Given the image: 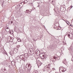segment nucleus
Listing matches in <instances>:
<instances>
[{
	"instance_id": "nucleus-1",
	"label": "nucleus",
	"mask_w": 73,
	"mask_h": 73,
	"mask_svg": "<svg viewBox=\"0 0 73 73\" xmlns=\"http://www.w3.org/2000/svg\"><path fill=\"white\" fill-rule=\"evenodd\" d=\"M50 64H48V65L46 66L43 70V71H47L48 70V68H50Z\"/></svg>"
},
{
	"instance_id": "nucleus-2",
	"label": "nucleus",
	"mask_w": 73,
	"mask_h": 73,
	"mask_svg": "<svg viewBox=\"0 0 73 73\" xmlns=\"http://www.w3.org/2000/svg\"><path fill=\"white\" fill-rule=\"evenodd\" d=\"M6 31L7 32H9L10 34L11 35L12 34V33H11V31H10V29L8 28V27H7L6 29Z\"/></svg>"
},
{
	"instance_id": "nucleus-3",
	"label": "nucleus",
	"mask_w": 73,
	"mask_h": 73,
	"mask_svg": "<svg viewBox=\"0 0 73 73\" xmlns=\"http://www.w3.org/2000/svg\"><path fill=\"white\" fill-rule=\"evenodd\" d=\"M68 37L70 38H72V36H73V34L70 33L68 35Z\"/></svg>"
},
{
	"instance_id": "nucleus-4",
	"label": "nucleus",
	"mask_w": 73,
	"mask_h": 73,
	"mask_svg": "<svg viewBox=\"0 0 73 73\" xmlns=\"http://www.w3.org/2000/svg\"><path fill=\"white\" fill-rule=\"evenodd\" d=\"M29 52H30L31 54H33V50L32 48H31L29 51Z\"/></svg>"
},
{
	"instance_id": "nucleus-5",
	"label": "nucleus",
	"mask_w": 73,
	"mask_h": 73,
	"mask_svg": "<svg viewBox=\"0 0 73 73\" xmlns=\"http://www.w3.org/2000/svg\"><path fill=\"white\" fill-rule=\"evenodd\" d=\"M42 57H43L41 58L42 59H45V56H44V55H42Z\"/></svg>"
},
{
	"instance_id": "nucleus-6",
	"label": "nucleus",
	"mask_w": 73,
	"mask_h": 73,
	"mask_svg": "<svg viewBox=\"0 0 73 73\" xmlns=\"http://www.w3.org/2000/svg\"><path fill=\"white\" fill-rule=\"evenodd\" d=\"M13 23V21H10L9 23V24H12Z\"/></svg>"
},
{
	"instance_id": "nucleus-7",
	"label": "nucleus",
	"mask_w": 73,
	"mask_h": 73,
	"mask_svg": "<svg viewBox=\"0 0 73 73\" xmlns=\"http://www.w3.org/2000/svg\"><path fill=\"white\" fill-rule=\"evenodd\" d=\"M11 64H12V65H13L15 64V62H14V61H12L11 62Z\"/></svg>"
},
{
	"instance_id": "nucleus-8",
	"label": "nucleus",
	"mask_w": 73,
	"mask_h": 73,
	"mask_svg": "<svg viewBox=\"0 0 73 73\" xmlns=\"http://www.w3.org/2000/svg\"><path fill=\"white\" fill-rule=\"evenodd\" d=\"M10 54L11 56H13V54H12V52H10Z\"/></svg>"
},
{
	"instance_id": "nucleus-9",
	"label": "nucleus",
	"mask_w": 73,
	"mask_h": 73,
	"mask_svg": "<svg viewBox=\"0 0 73 73\" xmlns=\"http://www.w3.org/2000/svg\"><path fill=\"white\" fill-rule=\"evenodd\" d=\"M41 64L40 63H39V64H38V67H39V66H40V65L41 66Z\"/></svg>"
},
{
	"instance_id": "nucleus-10",
	"label": "nucleus",
	"mask_w": 73,
	"mask_h": 73,
	"mask_svg": "<svg viewBox=\"0 0 73 73\" xmlns=\"http://www.w3.org/2000/svg\"><path fill=\"white\" fill-rule=\"evenodd\" d=\"M64 70V69H63V68H60L59 69V70Z\"/></svg>"
},
{
	"instance_id": "nucleus-11",
	"label": "nucleus",
	"mask_w": 73,
	"mask_h": 73,
	"mask_svg": "<svg viewBox=\"0 0 73 73\" xmlns=\"http://www.w3.org/2000/svg\"><path fill=\"white\" fill-rule=\"evenodd\" d=\"M28 2V1L27 0H25L24 1V2L25 3H27Z\"/></svg>"
},
{
	"instance_id": "nucleus-12",
	"label": "nucleus",
	"mask_w": 73,
	"mask_h": 73,
	"mask_svg": "<svg viewBox=\"0 0 73 73\" xmlns=\"http://www.w3.org/2000/svg\"><path fill=\"white\" fill-rule=\"evenodd\" d=\"M60 11H61L62 12V11H63V9H62L61 8H60Z\"/></svg>"
},
{
	"instance_id": "nucleus-13",
	"label": "nucleus",
	"mask_w": 73,
	"mask_h": 73,
	"mask_svg": "<svg viewBox=\"0 0 73 73\" xmlns=\"http://www.w3.org/2000/svg\"><path fill=\"white\" fill-rule=\"evenodd\" d=\"M27 54H25V56L26 57H27L28 56V55H27L26 56V55H27Z\"/></svg>"
},
{
	"instance_id": "nucleus-14",
	"label": "nucleus",
	"mask_w": 73,
	"mask_h": 73,
	"mask_svg": "<svg viewBox=\"0 0 73 73\" xmlns=\"http://www.w3.org/2000/svg\"><path fill=\"white\" fill-rule=\"evenodd\" d=\"M40 57L42 58V54H40Z\"/></svg>"
},
{
	"instance_id": "nucleus-15",
	"label": "nucleus",
	"mask_w": 73,
	"mask_h": 73,
	"mask_svg": "<svg viewBox=\"0 0 73 73\" xmlns=\"http://www.w3.org/2000/svg\"><path fill=\"white\" fill-rule=\"evenodd\" d=\"M71 39H72V40H73V34H72V36L71 38Z\"/></svg>"
},
{
	"instance_id": "nucleus-16",
	"label": "nucleus",
	"mask_w": 73,
	"mask_h": 73,
	"mask_svg": "<svg viewBox=\"0 0 73 73\" xmlns=\"http://www.w3.org/2000/svg\"><path fill=\"white\" fill-rule=\"evenodd\" d=\"M26 11H27L28 12H31V11H30L29 10H26Z\"/></svg>"
},
{
	"instance_id": "nucleus-17",
	"label": "nucleus",
	"mask_w": 73,
	"mask_h": 73,
	"mask_svg": "<svg viewBox=\"0 0 73 73\" xmlns=\"http://www.w3.org/2000/svg\"><path fill=\"white\" fill-rule=\"evenodd\" d=\"M52 70H53V71L54 70H55V68H52Z\"/></svg>"
},
{
	"instance_id": "nucleus-18",
	"label": "nucleus",
	"mask_w": 73,
	"mask_h": 73,
	"mask_svg": "<svg viewBox=\"0 0 73 73\" xmlns=\"http://www.w3.org/2000/svg\"><path fill=\"white\" fill-rule=\"evenodd\" d=\"M71 46H72V47H73V42H72V44L71 45Z\"/></svg>"
},
{
	"instance_id": "nucleus-19",
	"label": "nucleus",
	"mask_w": 73,
	"mask_h": 73,
	"mask_svg": "<svg viewBox=\"0 0 73 73\" xmlns=\"http://www.w3.org/2000/svg\"><path fill=\"white\" fill-rule=\"evenodd\" d=\"M20 46V45H17V47L18 48H19Z\"/></svg>"
},
{
	"instance_id": "nucleus-20",
	"label": "nucleus",
	"mask_w": 73,
	"mask_h": 73,
	"mask_svg": "<svg viewBox=\"0 0 73 73\" xmlns=\"http://www.w3.org/2000/svg\"><path fill=\"white\" fill-rule=\"evenodd\" d=\"M54 59H55V60H56V58H57V57H55L54 58Z\"/></svg>"
},
{
	"instance_id": "nucleus-21",
	"label": "nucleus",
	"mask_w": 73,
	"mask_h": 73,
	"mask_svg": "<svg viewBox=\"0 0 73 73\" xmlns=\"http://www.w3.org/2000/svg\"><path fill=\"white\" fill-rule=\"evenodd\" d=\"M37 52H38V50H36V53H37Z\"/></svg>"
},
{
	"instance_id": "nucleus-22",
	"label": "nucleus",
	"mask_w": 73,
	"mask_h": 73,
	"mask_svg": "<svg viewBox=\"0 0 73 73\" xmlns=\"http://www.w3.org/2000/svg\"><path fill=\"white\" fill-rule=\"evenodd\" d=\"M17 39L18 40H20V38H17Z\"/></svg>"
},
{
	"instance_id": "nucleus-23",
	"label": "nucleus",
	"mask_w": 73,
	"mask_h": 73,
	"mask_svg": "<svg viewBox=\"0 0 73 73\" xmlns=\"http://www.w3.org/2000/svg\"><path fill=\"white\" fill-rule=\"evenodd\" d=\"M2 71H4V69H2Z\"/></svg>"
},
{
	"instance_id": "nucleus-24",
	"label": "nucleus",
	"mask_w": 73,
	"mask_h": 73,
	"mask_svg": "<svg viewBox=\"0 0 73 73\" xmlns=\"http://www.w3.org/2000/svg\"><path fill=\"white\" fill-rule=\"evenodd\" d=\"M25 58V56H24V57H23V58H23V59H24V58Z\"/></svg>"
},
{
	"instance_id": "nucleus-25",
	"label": "nucleus",
	"mask_w": 73,
	"mask_h": 73,
	"mask_svg": "<svg viewBox=\"0 0 73 73\" xmlns=\"http://www.w3.org/2000/svg\"><path fill=\"white\" fill-rule=\"evenodd\" d=\"M28 66H29V68L30 67V65H28Z\"/></svg>"
},
{
	"instance_id": "nucleus-26",
	"label": "nucleus",
	"mask_w": 73,
	"mask_h": 73,
	"mask_svg": "<svg viewBox=\"0 0 73 73\" xmlns=\"http://www.w3.org/2000/svg\"><path fill=\"white\" fill-rule=\"evenodd\" d=\"M5 70H6V69H4V71H5Z\"/></svg>"
},
{
	"instance_id": "nucleus-27",
	"label": "nucleus",
	"mask_w": 73,
	"mask_h": 73,
	"mask_svg": "<svg viewBox=\"0 0 73 73\" xmlns=\"http://www.w3.org/2000/svg\"><path fill=\"white\" fill-rule=\"evenodd\" d=\"M25 13H27V11H25Z\"/></svg>"
},
{
	"instance_id": "nucleus-28",
	"label": "nucleus",
	"mask_w": 73,
	"mask_h": 73,
	"mask_svg": "<svg viewBox=\"0 0 73 73\" xmlns=\"http://www.w3.org/2000/svg\"><path fill=\"white\" fill-rule=\"evenodd\" d=\"M72 7H73V6H71V8H72Z\"/></svg>"
},
{
	"instance_id": "nucleus-29",
	"label": "nucleus",
	"mask_w": 73,
	"mask_h": 73,
	"mask_svg": "<svg viewBox=\"0 0 73 73\" xmlns=\"http://www.w3.org/2000/svg\"><path fill=\"white\" fill-rule=\"evenodd\" d=\"M18 41H20V40H18Z\"/></svg>"
},
{
	"instance_id": "nucleus-30",
	"label": "nucleus",
	"mask_w": 73,
	"mask_h": 73,
	"mask_svg": "<svg viewBox=\"0 0 73 73\" xmlns=\"http://www.w3.org/2000/svg\"><path fill=\"white\" fill-rule=\"evenodd\" d=\"M69 23L68 21H67V22H66V23Z\"/></svg>"
},
{
	"instance_id": "nucleus-31",
	"label": "nucleus",
	"mask_w": 73,
	"mask_h": 73,
	"mask_svg": "<svg viewBox=\"0 0 73 73\" xmlns=\"http://www.w3.org/2000/svg\"><path fill=\"white\" fill-rule=\"evenodd\" d=\"M52 3H53V1H52Z\"/></svg>"
},
{
	"instance_id": "nucleus-32",
	"label": "nucleus",
	"mask_w": 73,
	"mask_h": 73,
	"mask_svg": "<svg viewBox=\"0 0 73 73\" xmlns=\"http://www.w3.org/2000/svg\"><path fill=\"white\" fill-rule=\"evenodd\" d=\"M13 25L14 24V23H13Z\"/></svg>"
},
{
	"instance_id": "nucleus-33",
	"label": "nucleus",
	"mask_w": 73,
	"mask_h": 73,
	"mask_svg": "<svg viewBox=\"0 0 73 73\" xmlns=\"http://www.w3.org/2000/svg\"><path fill=\"white\" fill-rule=\"evenodd\" d=\"M40 7V6H38V7Z\"/></svg>"
},
{
	"instance_id": "nucleus-34",
	"label": "nucleus",
	"mask_w": 73,
	"mask_h": 73,
	"mask_svg": "<svg viewBox=\"0 0 73 73\" xmlns=\"http://www.w3.org/2000/svg\"><path fill=\"white\" fill-rule=\"evenodd\" d=\"M30 68H31V66L30 67Z\"/></svg>"
},
{
	"instance_id": "nucleus-35",
	"label": "nucleus",
	"mask_w": 73,
	"mask_h": 73,
	"mask_svg": "<svg viewBox=\"0 0 73 73\" xmlns=\"http://www.w3.org/2000/svg\"><path fill=\"white\" fill-rule=\"evenodd\" d=\"M31 4H32V3H31Z\"/></svg>"
},
{
	"instance_id": "nucleus-36",
	"label": "nucleus",
	"mask_w": 73,
	"mask_h": 73,
	"mask_svg": "<svg viewBox=\"0 0 73 73\" xmlns=\"http://www.w3.org/2000/svg\"><path fill=\"white\" fill-rule=\"evenodd\" d=\"M42 57H42L41 58H42Z\"/></svg>"
},
{
	"instance_id": "nucleus-37",
	"label": "nucleus",
	"mask_w": 73,
	"mask_h": 73,
	"mask_svg": "<svg viewBox=\"0 0 73 73\" xmlns=\"http://www.w3.org/2000/svg\"><path fill=\"white\" fill-rule=\"evenodd\" d=\"M38 51V52H40V51Z\"/></svg>"
},
{
	"instance_id": "nucleus-38",
	"label": "nucleus",
	"mask_w": 73,
	"mask_h": 73,
	"mask_svg": "<svg viewBox=\"0 0 73 73\" xmlns=\"http://www.w3.org/2000/svg\"><path fill=\"white\" fill-rule=\"evenodd\" d=\"M62 72H64V71H62Z\"/></svg>"
},
{
	"instance_id": "nucleus-39",
	"label": "nucleus",
	"mask_w": 73,
	"mask_h": 73,
	"mask_svg": "<svg viewBox=\"0 0 73 73\" xmlns=\"http://www.w3.org/2000/svg\"><path fill=\"white\" fill-rule=\"evenodd\" d=\"M67 24H68V23H67Z\"/></svg>"
},
{
	"instance_id": "nucleus-40",
	"label": "nucleus",
	"mask_w": 73,
	"mask_h": 73,
	"mask_svg": "<svg viewBox=\"0 0 73 73\" xmlns=\"http://www.w3.org/2000/svg\"><path fill=\"white\" fill-rule=\"evenodd\" d=\"M30 12H31H31L30 11Z\"/></svg>"
}]
</instances>
